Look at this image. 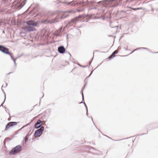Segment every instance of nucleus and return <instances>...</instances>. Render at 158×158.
I'll return each instance as SVG.
<instances>
[{"instance_id":"obj_1","label":"nucleus","mask_w":158,"mask_h":158,"mask_svg":"<svg viewBox=\"0 0 158 158\" xmlns=\"http://www.w3.org/2000/svg\"><path fill=\"white\" fill-rule=\"evenodd\" d=\"M27 26L23 27L22 28L26 31H33L35 30V28L31 26H36L37 24L34 21H28L27 22Z\"/></svg>"},{"instance_id":"obj_2","label":"nucleus","mask_w":158,"mask_h":158,"mask_svg":"<svg viewBox=\"0 0 158 158\" xmlns=\"http://www.w3.org/2000/svg\"><path fill=\"white\" fill-rule=\"evenodd\" d=\"M22 147L20 145H18L13 148L9 152V154L10 155L15 154L20 152L22 150Z\"/></svg>"},{"instance_id":"obj_3","label":"nucleus","mask_w":158,"mask_h":158,"mask_svg":"<svg viewBox=\"0 0 158 158\" xmlns=\"http://www.w3.org/2000/svg\"><path fill=\"white\" fill-rule=\"evenodd\" d=\"M44 130V127H41L39 129L35 131L34 133L35 136L37 137H40L42 134Z\"/></svg>"},{"instance_id":"obj_4","label":"nucleus","mask_w":158,"mask_h":158,"mask_svg":"<svg viewBox=\"0 0 158 158\" xmlns=\"http://www.w3.org/2000/svg\"><path fill=\"white\" fill-rule=\"evenodd\" d=\"M0 51L5 53L8 54L12 58V54L9 52V49L2 46L0 45Z\"/></svg>"},{"instance_id":"obj_5","label":"nucleus","mask_w":158,"mask_h":158,"mask_svg":"<svg viewBox=\"0 0 158 158\" xmlns=\"http://www.w3.org/2000/svg\"><path fill=\"white\" fill-rule=\"evenodd\" d=\"M18 123L15 122H11L8 123L6 126L5 130H7L10 127H12L16 125L17 123Z\"/></svg>"},{"instance_id":"obj_6","label":"nucleus","mask_w":158,"mask_h":158,"mask_svg":"<svg viewBox=\"0 0 158 158\" xmlns=\"http://www.w3.org/2000/svg\"><path fill=\"white\" fill-rule=\"evenodd\" d=\"M43 122L40 119L37 121L34 125V128L35 129H38L40 128L42 125Z\"/></svg>"},{"instance_id":"obj_7","label":"nucleus","mask_w":158,"mask_h":158,"mask_svg":"<svg viewBox=\"0 0 158 158\" xmlns=\"http://www.w3.org/2000/svg\"><path fill=\"white\" fill-rule=\"evenodd\" d=\"M58 50L60 53H64L65 51V49L64 47L63 46H60L58 48Z\"/></svg>"},{"instance_id":"obj_8","label":"nucleus","mask_w":158,"mask_h":158,"mask_svg":"<svg viewBox=\"0 0 158 158\" xmlns=\"http://www.w3.org/2000/svg\"><path fill=\"white\" fill-rule=\"evenodd\" d=\"M106 2H107V0H105L99 2L98 3L99 4L102 3V5L104 6V4L106 3Z\"/></svg>"},{"instance_id":"obj_9","label":"nucleus","mask_w":158,"mask_h":158,"mask_svg":"<svg viewBox=\"0 0 158 158\" xmlns=\"http://www.w3.org/2000/svg\"><path fill=\"white\" fill-rule=\"evenodd\" d=\"M146 49L147 50H148V48H137L136 49H135V50H133L132 52H131V53L133 52L134 51H136V50H137L138 49Z\"/></svg>"},{"instance_id":"obj_10","label":"nucleus","mask_w":158,"mask_h":158,"mask_svg":"<svg viewBox=\"0 0 158 158\" xmlns=\"http://www.w3.org/2000/svg\"><path fill=\"white\" fill-rule=\"evenodd\" d=\"M29 136V135L28 134H27V135H26V137H25V144H26V142L27 141V140L28 139Z\"/></svg>"},{"instance_id":"obj_11","label":"nucleus","mask_w":158,"mask_h":158,"mask_svg":"<svg viewBox=\"0 0 158 158\" xmlns=\"http://www.w3.org/2000/svg\"><path fill=\"white\" fill-rule=\"evenodd\" d=\"M84 104V105L85 106V107H86V114H87V116L88 117V108H87V107L86 106V105H85V103H83Z\"/></svg>"},{"instance_id":"obj_12","label":"nucleus","mask_w":158,"mask_h":158,"mask_svg":"<svg viewBox=\"0 0 158 158\" xmlns=\"http://www.w3.org/2000/svg\"><path fill=\"white\" fill-rule=\"evenodd\" d=\"M118 52L116 50L114 51L112 53V56H114V55L115 54H116Z\"/></svg>"},{"instance_id":"obj_13","label":"nucleus","mask_w":158,"mask_h":158,"mask_svg":"<svg viewBox=\"0 0 158 158\" xmlns=\"http://www.w3.org/2000/svg\"><path fill=\"white\" fill-rule=\"evenodd\" d=\"M116 0H107V2L110 3V2H112Z\"/></svg>"},{"instance_id":"obj_14","label":"nucleus","mask_w":158,"mask_h":158,"mask_svg":"<svg viewBox=\"0 0 158 158\" xmlns=\"http://www.w3.org/2000/svg\"><path fill=\"white\" fill-rule=\"evenodd\" d=\"M26 2V0H24L21 4V5H22L23 6L25 3Z\"/></svg>"},{"instance_id":"obj_15","label":"nucleus","mask_w":158,"mask_h":158,"mask_svg":"<svg viewBox=\"0 0 158 158\" xmlns=\"http://www.w3.org/2000/svg\"><path fill=\"white\" fill-rule=\"evenodd\" d=\"M133 0H127L126 1V3H127L128 2H130L133 1Z\"/></svg>"},{"instance_id":"obj_16","label":"nucleus","mask_w":158,"mask_h":158,"mask_svg":"<svg viewBox=\"0 0 158 158\" xmlns=\"http://www.w3.org/2000/svg\"><path fill=\"white\" fill-rule=\"evenodd\" d=\"M127 8H131V9H132V10H136V8H131V7L130 6H127Z\"/></svg>"},{"instance_id":"obj_17","label":"nucleus","mask_w":158,"mask_h":158,"mask_svg":"<svg viewBox=\"0 0 158 158\" xmlns=\"http://www.w3.org/2000/svg\"><path fill=\"white\" fill-rule=\"evenodd\" d=\"M6 113L9 114V116H10V114L9 113V110H7V109L6 110Z\"/></svg>"},{"instance_id":"obj_18","label":"nucleus","mask_w":158,"mask_h":158,"mask_svg":"<svg viewBox=\"0 0 158 158\" xmlns=\"http://www.w3.org/2000/svg\"><path fill=\"white\" fill-rule=\"evenodd\" d=\"M5 100L6 99H4V101H3V102H2V103L1 104V105L0 106V107L1 106H3V104H4V103L5 102Z\"/></svg>"},{"instance_id":"obj_19","label":"nucleus","mask_w":158,"mask_h":158,"mask_svg":"<svg viewBox=\"0 0 158 158\" xmlns=\"http://www.w3.org/2000/svg\"><path fill=\"white\" fill-rule=\"evenodd\" d=\"M114 57V56H112V55L109 57V58L110 59Z\"/></svg>"},{"instance_id":"obj_20","label":"nucleus","mask_w":158,"mask_h":158,"mask_svg":"<svg viewBox=\"0 0 158 158\" xmlns=\"http://www.w3.org/2000/svg\"><path fill=\"white\" fill-rule=\"evenodd\" d=\"M136 10L143 9V8L142 7L137 8H136Z\"/></svg>"},{"instance_id":"obj_21","label":"nucleus","mask_w":158,"mask_h":158,"mask_svg":"<svg viewBox=\"0 0 158 158\" xmlns=\"http://www.w3.org/2000/svg\"><path fill=\"white\" fill-rule=\"evenodd\" d=\"M86 147H87V149L85 150V151L87 152H88L89 151L88 150V147L87 146H86Z\"/></svg>"},{"instance_id":"obj_22","label":"nucleus","mask_w":158,"mask_h":158,"mask_svg":"<svg viewBox=\"0 0 158 158\" xmlns=\"http://www.w3.org/2000/svg\"><path fill=\"white\" fill-rule=\"evenodd\" d=\"M4 107H5V109L6 110L7 109V108H6V106H4Z\"/></svg>"},{"instance_id":"obj_23","label":"nucleus","mask_w":158,"mask_h":158,"mask_svg":"<svg viewBox=\"0 0 158 158\" xmlns=\"http://www.w3.org/2000/svg\"><path fill=\"white\" fill-rule=\"evenodd\" d=\"M4 96H5V99H6V94H4Z\"/></svg>"},{"instance_id":"obj_24","label":"nucleus","mask_w":158,"mask_h":158,"mask_svg":"<svg viewBox=\"0 0 158 158\" xmlns=\"http://www.w3.org/2000/svg\"><path fill=\"white\" fill-rule=\"evenodd\" d=\"M92 73V71L91 72V73L90 74H89V77L90 76L91 74V73Z\"/></svg>"},{"instance_id":"obj_25","label":"nucleus","mask_w":158,"mask_h":158,"mask_svg":"<svg viewBox=\"0 0 158 158\" xmlns=\"http://www.w3.org/2000/svg\"><path fill=\"white\" fill-rule=\"evenodd\" d=\"M27 124L25 126H24L22 128H23L24 127L26 126H27Z\"/></svg>"},{"instance_id":"obj_26","label":"nucleus","mask_w":158,"mask_h":158,"mask_svg":"<svg viewBox=\"0 0 158 158\" xmlns=\"http://www.w3.org/2000/svg\"><path fill=\"white\" fill-rule=\"evenodd\" d=\"M82 103V102H81L80 103H80V104H81V103Z\"/></svg>"},{"instance_id":"obj_27","label":"nucleus","mask_w":158,"mask_h":158,"mask_svg":"<svg viewBox=\"0 0 158 158\" xmlns=\"http://www.w3.org/2000/svg\"><path fill=\"white\" fill-rule=\"evenodd\" d=\"M92 3V2H91V3ZM89 4H90V2H89Z\"/></svg>"},{"instance_id":"obj_28","label":"nucleus","mask_w":158,"mask_h":158,"mask_svg":"<svg viewBox=\"0 0 158 158\" xmlns=\"http://www.w3.org/2000/svg\"><path fill=\"white\" fill-rule=\"evenodd\" d=\"M9 119V118L8 119V120H10V119Z\"/></svg>"},{"instance_id":"obj_29","label":"nucleus","mask_w":158,"mask_h":158,"mask_svg":"<svg viewBox=\"0 0 158 158\" xmlns=\"http://www.w3.org/2000/svg\"><path fill=\"white\" fill-rule=\"evenodd\" d=\"M95 2H93V3H94Z\"/></svg>"},{"instance_id":"obj_30","label":"nucleus","mask_w":158,"mask_h":158,"mask_svg":"<svg viewBox=\"0 0 158 158\" xmlns=\"http://www.w3.org/2000/svg\"><path fill=\"white\" fill-rule=\"evenodd\" d=\"M155 53H158V52H155Z\"/></svg>"},{"instance_id":"obj_31","label":"nucleus","mask_w":158,"mask_h":158,"mask_svg":"<svg viewBox=\"0 0 158 158\" xmlns=\"http://www.w3.org/2000/svg\"><path fill=\"white\" fill-rule=\"evenodd\" d=\"M82 100H83V101H84V99H82Z\"/></svg>"},{"instance_id":"obj_32","label":"nucleus","mask_w":158,"mask_h":158,"mask_svg":"<svg viewBox=\"0 0 158 158\" xmlns=\"http://www.w3.org/2000/svg\"><path fill=\"white\" fill-rule=\"evenodd\" d=\"M89 65L90 64V63H89Z\"/></svg>"},{"instance_id":"obj_33","label":"nucleus","mask_w":158,"mask_h":158,"mask_svg":"<svg viewBox=\"0 0 158 158\" xmlns=\"http://www.w3.org/2000/svg\"><path fill=\"white\" fill-rule=\"evenodd\" d=\"M7 139V138H5V139Z\"/></svg>"},{"instance_id":"obj_34","label":"nucleus","mask_w":158,"mask_h":158,"mask_svg":"<svg viewBox=\"0 0 158 158\" xmlns=\"http://www.w3.org/2000/svg\"><path fill=\"white\" fill-rule=\"evenodd\" d=\"M3 85H2V87H3Z\"/></svg>"},{"instance_id":"obj_35","label":"nucleus","mask_w":158,"mask_h":158,"mask_svg":"<svg viewBox=\"0 0 158 158\" xmlns=\"http://www.w3.org/2000/svg\"><path fill=\"white\" fill-rule=\"evenodd\" d=\"M83 99H84V98H83Z\"/></svg>"}]
</instances>
